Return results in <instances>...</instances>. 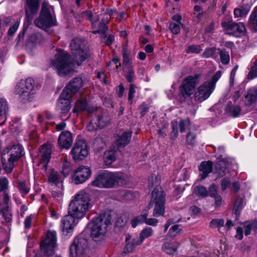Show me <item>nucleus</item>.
Wrapping results in <instances>:
<instances>
[{"mask_svg":"<svg viewBox=\"0 0 257 257\" xmlns=\"http://www.w3.org/2000/svg\"><path fill=\"white\" fill-rule=\"evenodd\" d=\"M148 215V210L143 211L142 214L132 219L131 223L132 226L134 228L136 227L138 225L141 224L145 222L146 218Z\"/></svg>","mask_w":257,"mask_h":257,"instance_id":"obj_38","label":"nucleus"},{"mask_svg":"<svg viewBox=\"0 0 257 257\" xmlns=\"http://www.w3.org/2000/svg\"><path fill=\"white\" fill-rule=\"evenodd\" d=\"M238 69V65H235L232 69L230 74L229 82L231 85L233 84L234 77L236 74V71Z\"/></svg>","mask_w":257,"mask_h":257,"instance_id":"obj_64","label":"nucleus"},{"mask_svg":"<svg viewBox=\"0 0 257 257\" xmlns=\"http://www.w3.org/2000/svg\"><path fill=\"white\" fill-rule=\"evenodd\" d=\"M73 159L75 161L82 160L88 155V145L84 140H77L71 151Z\"/></svg>","mask_w":257,"mask_h":257,"instance_id":"obj_14","label":"nucleus"},{"mask_svg":"<svg viewBox=\"0 0 257 257\" xmlns=\"http://www.w3.org/2000/svg\"><path fill=\"white\" fill-rule=\"evenodd\" d=\"M108 18L107 17V16H106V18H104L101 20V22L100 23L98 26V29L97 30L92 31V33L94 34H97L99 33L104 34L107 30L106 24L108 23Z\"/></svg>","mask_w":257,"mask_h":257,"instance_id":"obj_43","label":"nucleus"},{"mask_svg":"<svg viewBox=\"0 0 257 257\" xmlns=\"http://www.w3.org/2000/svg\"><path fill=\"white\" fill-rule=\"evenodd\" d=\"M128 70L126 74V78L127 80L129 82H131L133 81L134 77V71L133 69V67L128 68Z\"/></svg>","mask_w":257,"mask_h":257,"instance_id":"obj_63","label":"nucleus"},{"mask_svg":"<svg viewBox=\"0 0 257 257\" xmlns=\"http://www.w3.org/2000/svg\"><path fill=\"white\" fill-rule=\"evenodd\" d=\"M71 99V98H63L62 97V93L61 94L57 103V108L60 110V112L63 115H65L70 110Z\"/></svg>","mask_w":257,"mask_h":257,"instance_id":"obj_28","label":"nucleus"},{"mask_svg":"<svg viewBox=\"0 0 257 257\" xmlns=\"http://www.w3.org/2000/svg\"><path fill=\"white\" fill-rule=\"evenodd\" d=\"M51 154V146L50 144L43 145L39 149L36 160L40 169L46 171Z\"/></svg>","mask_w":257,"mask_h":257,"instance_id":"obj_16","label":"nucleus"},{"mask_svg":"<svg viewBox=\"0 0 257 257\" xmlns=\"http://www.w3.org/2000/svg\"><path fill=\"white\" fill-rule=\"evenodd\" d=\"M109 119L108 117L103 116L93 118L87 125L89 131H93L105 126L108 123Z\"/></svg>","mask_w":257,"mask_h":257,"instance_id":"obj_23","label":"nucleus"},{"mask_svg":"<svg viewBox=\"0 0 257 257\" xmlns=\"http://www.w3.org/2000/svg\"><path fill=\"white\" fill-rule=\"evenodd\" d=\"M248 77L251 79L257 77V60L254 62V65L252 66L249 72Z\"/></svg>","mask_w":257,"mask_h":257,"instance_id":"obj_54","label":"nucleus"},{"mask_svg":"<svg viewBox=\"0 0 257 257\" xmlns=\"http://www.w3.org/2000/svg\"><path fill=\"white\" fill-rule=\"evenodd\" d=\"M39 0H26L25 5V12L26 18L28 19H32L33 15L36 14L39 7Z\"/></svg>","mask_w":257,"mask_h":257,"instance_id":"obj_26","label":"nucleus"},{"mask_svg":"<svg viewBox=\"0 0 257 257\" xmlns=\"http://www.w3.org/2000/svg\"><path fill=\"white\" fill-rule=\"evenodd\" d=\"M76 224L75 218L69 214L63 217L61 220L60 225L63 235L67 237L71 236Z\"/></svg>","mask_w":257,"mask_h":257,"instance_id":"obj_19","label":"nucleus"},{"mask_svg":"<svg viewBox=\"0 0 257 257\" xmlns=\"http://www.w3.org/2000/svg\"><path fill=\"white\" fill-rule=\"evenodd\" d=\"M35 25L43 29L56 25L55 17L54 14V8L46 3L42 5L39 17L35 20Z\"/></svg>","mask_w":257,"mask_h":257,"instance_id":"obj_8","label":"nucleus"},{"mask_svg":"<svg viewBox=\"0 0 257 257\" xmlns=\"http://www.w3.org/2000/svg\"><path fill=\"white\" fill-rule=\"evenodd\" d=\"M73 141L72 134L69 131H64L60 135L58 143L60 148L68 150L71 147Z\"/></svg>","mask_w":257,"mask_h":257,"instance_id":"obj_24","label":"nucleus"},{"mask_svg":"<svg viewBox=\"0 0 257 257\" xmlns=\"http://www.w3.org/2000/svg\"><path fill=\"white\" fill-rule=\"evenodd\" d=\"M56 232L54 230H48L45 238L41 243L40 248L41 251L48 256L53 254L56 245Z\"/></svg>","mask_w":257,"mask_h":257,"instance_id":"obj_11","label":"nucleus"},{"mask_svg":"<svg viewBox=\"0 0 257 257\" xmlns=\"http://www.w3.org/2000/svg\"><path fill=\"white\" fill-rule=\"evenodd\" d=\"M220 60L223 64H227L229 62L230 57L228 52L224 50L219 51Z\"/></svg>","mask_w":257,"mask_h":257,"instance_id":"obj_50","label":"nucleus"},{"mask_svg":"<svg viewBox=\"0 0 257 257\" xmlns=\"http://www.w3.org/2000/svg\"><path fill=\"white\" fill-rule=\"evenodd\" d=\"M153 230L151 227L145 228L141 232L140 237H137L133 239L132 243H130L129 240L131 236L127 235L125 238L126 245L125 250L127 252L132 251L136 246L140 245L144 240L153 234Z\"/></svg>","mask_w":257,"mask_h":257,"instance_id":"obj_15","label":"nucleus"},{"mask_svg":"<svg viewBox=\"0 0 257 257\" xmlns=\"http://www.w3.org/2000/svg\"><path fill=\"white\" fill-rule=\"evenodd\" d=\"M216 49L214 48H206L204 53L202 54V56L204 58L212 57L214 59L216 58L215 56V53H216Z\"/></svg>","mask_w":257,"mask_h":257,"instance_id":"obj_51","label":"nucleus"},{"mask_svg":"<svg viewBox=\"0 0 257 257\" xmlns=\"http://www.w3.org/2000/svg\"><path fill=\"white\" fill-rule=\"evenodd\" d=\"M190 168H183L179 171H177L174 173L173 180L177 182L185 181L187 179L191 172Z\"/></svg>","mask_w":257,"mask_h":257,"instance_id":"obj_31","label":"nucleus"},{"mask_svg":"<svg viewBox=\"0 0 257 257\" xmlns=\"http://www.w3.org/2000/svg\"><path fill=\"white\" fill-rule=\"evenodd\" d=\"M92 207L88 195L80 191L75 195L69 205L68 213L76 219L83 218Z\"/></svg>","mask_w":257,"mask_h":257,"instance_id":"obj_3","label":"nucleus"},{"mask_svg":"<svg viewBox=\"0 0 257 257\" xmlns=\"http://www.w3.org/2000/svg\"><path fill=\"white\" fill-rule=\"evenodd\" d=\"M83 16L85 17L86 19H89L92 23V26L93 28H95L96 25V22L98 21V18L96 17H94L92 15V13L90 11H86L83 13Z\"/></svg>","mask_w":257,"mask_h":257,"instance_id":"obj_49","label":"nucleus"},{"mask_svg":"<svg viewBox=\"0 0 257 257\" xmlns=\"http://www.w3.org/2000/svg\"><path fill=\"white\" fill-rule=\"evenodd\" d=\"M220 156L222 158L216 163L215 168L219 176L224 177L221 182V189L224 190L229 188L231 184L230 177L231 174L230 167L231 160L229 158L223 157L221 154Z\"/></svg>","mask_w":257,"mask_h":257,"instance_id":"obj_7","label":"nucleus"},{"mask_svg":"<svg viewBox=\"0 0 257 257\" xmlns=\"http://www.w3.org/2000/svg\"><path fill=\"white\" fill-rule=\"evenodd\" d=\"M35 219L36 216L35 214H30L27 216L24 222L25 228L27 229H30Z\"/></svg>","mask_w":257,"mask_h":257,"instance_id":"obj_48","label":"nucleus"},{"mask_svg":"<svg viewBox=\"0 0 257 257\" xmlns=\"http://www.w3.org/2000/svg\"><path fill=\"white\" fill-rule=\"evenodd\" d=\"M9 181L6 177L0 178V192H5L8 188Z\"/></svg>","mask_w":257,"mask_h":257,"instance_id":"obj_52","label":"nucleus"},{"mask_svg":"<svg viewBox=\"0 0 257 257\" xmlns=\"http://www.w3.org/2000/svg\"><path fill=\"white\" fill-rule=\"evenodd\" d=\"M195 135L191 132H189L186 136V141L188 145L193 146L196 142Z\"/></svg>","mask_w":257,"mask_h":257,"instance_id":"obj_56","label":"nucleus"},{"mask_svg":"<svg viewBox=\"0 0 257 257\" xmlns=\"http://www.w3.org/2000/svg\"><path fill=\"white\" fill-rule=\"evenodd\" d=\"M217 186L214 184H212L209 188L208 194L211 196L213 197L218 195L217 193Z\"/></svg>","mask_w":257,"mask_h":257,"instance_id":"obj_60","label":"nucleus"},{"mask_svg":"<svg viewBox=\"0 0 257 257\" xmlns=\"http://www.w3.org/2000/svg\"><path fill=\"white\" fill-rule=\"evenodd\" d=\"M24 151L22 146H10L5 149L2 154V161L4 169L7 173H11L17 161L23 155Z\"/></svg>","mask_w":257,"mask_h":257,"instance_id":"obj_6","label":"nucleus"},{"mask_svg":"<svg viewBox=\"0 0 257 257\" xmlns=\"http://www.w3.org/2000/svg\"><path fill=\"white\" fill-rule=\"evenodd\" d=\"M224 221L222 219H213L211 220L210 226L211 228H217L219 231L224 226Z\"/></svg>","mask_w":257,"mask_h":257,"instance_id":"obj_47","label":"nucleus"},{"mask_svg":"<svg viewBox=\"0 0 257 257\" xmlns=\"http://www.w3.org/2000/svg\"><path fill=\"white\" fill-rule=\"evenodd\" d=\"M87 240L76 237L70 247V257H85L83 254L87 250Z\"/></svg>","mask_w":257,"mask_h":257,"instance_id":"obj_13","label":"nucleus"},{"mask_svg":"<svg viewBox=\"0 0 257 257\" xmlns=\"http://www.w3.org/2000/svg\"><path fill=\"white\" fill-rule=\"evenodd\" d=\"M70 48L73 55L74 61L78 66L81 65L89 56V50L83 39H73L70 44Z\"/></svg>","mask_w":257,"mask_h":257,"instance_id":"obj_9","label":"nucleus"},{"mask_svg":"<svg viewBox=\"0 0 257 257\" xmlns=\"http://www.w3.org/2000/svg\"><path fill=\"white\" fill-rule=\"evenodd\" d=\"M48 182L52 185H58V187L63 186V178L61 177L58 173L54 169H50L47 173Z\"/></svg>","mask_w":257,"mask_h":257,"instance_id":"obj_29","label":"nucleus"},{"mask_svg":"<svg viewBox=\"0 0 257 257\" xmlns=\"http://www.w3.org/2000/svg\"><path fill=\"white\" fill-rule=\"evenodd\" d=\"M243 229L241 227H238L236 229V234L235 238L237 239L241 240L243 238V232L244 231V234L248 235L250 234L251 230H257V220L251 221H247L243 224Z\"/></svg>","mask_w":257,"mask_h":257,"instance_id":"obj_22","label":"nucleus"},{"mask_svg":"<svg viewBox=\"0 0 257 257\" xmlns=\"http://www.w3.org/2000/svg\"><path fill=\"white\" fill-rule=\"evenodd\" d=\"M127 222V218L124 215L119 217L116 222V225L118 227H122L125 225Z\"/></svg>","mask_w":257,"mask_h":257,"instance_id":"obj_59","label":"nucleus"},{"mask_svg":"<svg viewBox=\"0 0 257 257\" xmlns=\"http://www.w3.org/2000/svg\"><path fill=\"white\" fill-rule=\"evenodd\" d=\"M160 180V178L155 174L149 179L150 185H157L152 192V198L148 205L149 208H150L154 205L153 216L155 217L163 215L165 213V194L162 188L158 186Z\"/></svg>","mask_w":257,"mask_h":257,"instance_id":"obj_2","label":"nucleus"},{"mask_svg":"<svg viewBox=\"0 0 257 257\" xmlns=\"http://www.w3.org/2000/svg\"><path fill=\"white\" fill-rule=\"evenodd\" d=\"M136 92L135 88L133 84H131L129 88L128 92V101L132 103L133 102V99L134 98V95Z\"/></svg>","mask_w":257,"mask_h":257,"instance_id":"obj_62","label":"nucleus"},{"mask_svg":"<svg viewBox=\"0 0 257 257\" xmlns=\"http://www.w3.org/2000/svg\"><path fill=\"white\" fill-rule=\"evenodd\" d=\"M199 170L201 172L202 179H205L212 170V162L210 161L202 162L199 166Z\"/></svg>","mask_w":257,"mask_h":257,"instance_id":"obj_32","label":"nucleus"},{"mask_svg":"<svg viewBox=\"0 0 257 257\" xmlns=\"http://www.w3.org/2000/svg\"><path fill=\"white\" fill-rule=\"evenodd\" d=\"M180 24L172 22L170 24L169 28L173 34L177 35L180 31Z\"/></svg>","mask_w":257,"mask_h":257,"instance_id":"obj_53","label":"nucleus"},{"mask_svg":"<svg viewBox=\"0 0 257 257\" xmlns=\"http://www.w3.org/2000/svg\"><path fill=\"white\" fill-rule=\"evenodd\" d=\"M190 122L188 118L185 119H181L179 122L176 121H172V131L170 134V138L171 140H175L178 136V129L181 133L185 132L186 130L188 128L190 125Z\"/></svg>","mask_w":257,"mask_h":257,"instance_id":"obj_21","label":"nucleus"},{"mask_svg":"<svg viewBox=\"0 0 257 257\" xmlns=\"http://www.w3.org/2000/svg\"><path fill=\"white\" fill-rule=\"evenodd\" d=\"M181 231V229L178 225H174L172 226L169 231V236L174 237L176 236Z\"/></svg>","mask_w":257,"mask_h":257,"instance_id":"obj_55","label":"nucleus"},{"mask_svg":"<svg viewBox=\"0 0 257 257\" xmlns=\"http://www.w3.org/2000/svg\"><path fill=\"white\" fill-rule=\"evenodd\" d=\"M91 184L99 188H112L115 186L114 172L105 171L96 176Z\"/></svg>","mask_w":257,"mask_h":257,"instance_id":"obj_12","label":"nucleus"},{"mask_svg":"<svg viewBox=\"0 0 257 257\" xmlns=\"http://www.w3.org/2000/svg\"><path fill=\"white\" fill-rule=\"evenodd\" d=\"M8 106L7 101L3 98L0 99V125H3L7 120Z\"/></svg>","mask_w":257,"mask_h":257,"instance_id":"obj_33","label":"nucleus"},{"mask_svg":"<svg viewBox=\"0 0 257 257\" xmlns=\"http://www.w3.org/2000/svg\"><path fill=\"white\" fill-rule=\"evenodd\" d=\"M16 91L24 102L32 101L36 93L33 79L28 78L21 80L17 85Z\"/></svg>","mask_w":257,"mask_h":257,"instance_id":"obj_10","label":"nucleus"},{"mask_svg":"<svg viewBox=\"0 0 257 257\" xmlns=\"http://www.w3.org/2000/svg\"><path fill=\"white\" fill-rule=\"evenodd\" d=\"M52 195L55 198L61 199L63 196V186L58 187V191H53Z\"/></svg>","mask_w":257,"mask_h":257,"instance_id":"obj_61","label":"nucleus"},{"mask_svg":"<svg viewBox=\"0 0 257 257\" xmlns=\"http://www.w3.org/2000/svg\"><path fill=\"white\" fill-rule=\"evenodd\" d=\"M245 202L243 198H238L235 202L232 216L235 217L236 219L239 217L240 212Z\"/></svg>","mask_w":257,"mask_h":257,"instance_id":"obj_37","label":"nucleus"},{"mask_svg":"<svg viewBox=\"0 0 257 257\" xmlns=\"http://www.w3.org/2000/svg\"><path fill=\"white\" fill-rule=\"evenodd\" d=\"M131 137V132L123 133L122 136L116 141L115 144L117 146L118 148H123L127 145L130 142Z\"/></svg>","mask_w":257,"mask_h":257,"instance_id":"obj_35","label":"nucleus"},{"mask_svg":"<svg viewBox=\"0 0 257 257\" xmlns=\"http://www.w3.org/2000/svg\"><path fill=\"white\" fill-rule=\"evenodd\" d=\"M178 245L179 244L175 241H166L162 246V249L168 254H173L176 251Z\"/></svg>","mask_w":257,"mask_h":257,"instance_id":"obj_34","label":"nucleus"},{"mask_svg":"<svg viewBox=\"0 0 257 257\" xmlns=\"http://www.w3.org/2000/svg\"><path fill=\"white\" fill-rule=\"evenodd\" d=\"M88 105V102L86 99L80 98L76 101L73 112L78 114L79 112L87 109Z\"/></svg>","mask_w":257,"mask_h":257,"instance_id":"obj_36","label":"nucleus"},{"mask_svg":"<svg viewBox=\"0 0 257 257\" xmlns=\"http://www.w3.org/2000/svg\"><path fill=\"white\" fill-rule=\"evenodd\" d=\"M225 111L228 115L233 117H238L245 113L241 109L239 105L232 101L228 102Z\"/></svg>","mask_w":257,"mask_h":257,"instance_id":"obj_25","label":"nucleus"},{"mask_svg":"<svg viewBox=\"0 0 257 257\" xmlns=\"http://www.w3.org/2000/svg\"><path fill=\"white\" fill-rule=\"evenodd\" d=\"M110 220L111 216L109 214H101L94 218L88 224L91 230L90 236L94 241H98L103 238Z\"/></svg>","mask_w":257,"mask_h":257,"instance_id":"obj_5","label":"nucleus"},{"mask_svg":"<svg viewBox=\"0 0 257 257\" xmlns=\"http://www.w3.org/2000/svg\"><path fill=\"white\" fill-rule=\"evenodd\" d=\"M114 179L115 186L116 185L122 186L129 182L130 176L126 173L116 172H114Z\"/></svg>","mask_w":257,"mask_h":257,"instance_id":"obj_30","label":"nucleus"},{"mask_svg":"<svg viewBox=\"0 0 257 257\" xmlns=\"http://www.w3.org/2000/svg\"><path fill=\"white\" fill-rule=\"evenodd\" d=\"M20 25V22L17 21L16 22L14 25L9 29L8 31V35L9 36H13L16 33L17 30H18Z\"/></svg>","mask_w":257,"mask_h":257,"instance_id":"obj_58","label":"nucleus"},{"mask_svg":"<svg viewBox=\"0 0 257 257\" xmlns=\"http://www.w3.org/2000/svg\"><path fill=\"white\" fill-rule=\"evenodd\" d=\"M201 50V45H189L185 49V52L187 54H198Z\"/></svg>","mask_w":257,"mask_h":257,"instance_id":"obj_44","label":"nucleus"},{"mask_svg":"<svg viewBox=\"0 0 257 257\" xmlns=\"http://www.w3.org/2000/svg\"><path fill=\"white\" fill-rule=\"evenodd\" d=\"M74 63L71 62L70 57L67 52L59 49L55 54L50 63L52 67L56 69L59 76H66L74 70Z\"/></svg>","mask_w":257,"mask_h":257,"instance_id":"obj_4","label":"nucleus"},{"mask_svg":"<svg viewBox=\"0 0 257 257\" xmlns=\"http://www.w3.org/2000/svg\"><path fill=\"white\" fill-rule=\"evenodd\" d=\"M248 24L254 31H257V7L250 14L248 19Z\"/></svg>","mask_w":257,"mask_h":257,"instance_id":"obj_40","label":"nucleus"},{"mask_svg":"<svg viewBox=\"0 0 257 257\" xmlns=\"http://www.w3.org/2000/svg\"><path fill=\"white\" fill-rule=\"evenodd\" d=\"M249 11L246 7H240L234 10V15L235 18H243L245 17Z\"/></svg>","mask_w":257,"mask_h":257,"instance_id":"obj_42","label":"nucleus"},{"mask_svg":"<svg viewBox=\"0 0 257 257\" xmlns=\"http://www.w3.org/2000/svg\"><path fill=\"white\" fill-rule=\"evenodd\" d=\"M91 170L88 167L81 166L75 170L71 176L72 181L75 184H82L90 176Z\"/></svg>","mask_w":257,"mask_h":257,"instance_id":"obj_17","label":"nucleus"},{"mask_svg":"<svg viewBox=\"0 0 257 257\" xmlns=\"http://www.w3.org/2000/svg\"><path fill=\"white\" fill-rule=\"evenodd\" d=\"M19 187L21 192L24 194H28L30 191V187L28 184L25 182L20 183Z\"/></svg>","mask_w":257,"mask_h":257,"instance_id":"obj_57","label":"nucleus"},{"mask_svg":"<svg viewBox=\"0 0 257 257\" xmlns=\"http://www.w3.org/2000/svg\"><path fill=\"white\" fill-rule=\"evenodd\" d=\"M116 159V152L114 150H111L105 153V163L107 165H110Z\"/></svg>","mask_w":257,"mask_h":257,"instance_id":"obj_41","label":"nucleus"},{"mask_svg":"<svg viewBox=\"0 0 257 257\" xmlns=\"http://www.w3.org/2000/svg\"><path fill=\"white\" fill-rule=\"evenodd\" d=\"M194 193L198 196L206 197L208 195L207 189L202 186H197L194 188Z\"/></svg>","mask_w":257,"mask_h":257,"instance_id":"obj_45","label":"nucleus"},{"mask_svg":"<svg viewBox=\"0 0 257 257\" xmlns=\"http://www.w3.org/2000/svg\"><path fill=\"white\" fill-rule=\"evenodd\" d=\"M221 72L218 71L209 81L204 82L195 90L199 83V75L190 76L185 78L179 88V100L184 102L193 95L194 100L201 102L208 99L214 90L216 82L220 78Z\"/></svg>","mask_w":257,"mask_h":257,"instance_id":"obj_1","label":"nucleus"},{"mask_svg":"<svg viewBox=\"0 0 257 257\" xmlns=\"http://www.w3.org/2000/svg\"><path fill=\"white\" fill-rule=\"evenodd\" d=\"M71 170V163L66 158L64 159L62 164L61 173L63 174L64 178L67 177Z\"/></svg>","mask_w":257,"mask_h":257,"instance_id":"obj_39","label":"nucleus"},{"mask_svg":"<svg viewBox=\"0 0 257 257\" xmlns=\"http://www.w3.org/2000/svg\"><path fill=\"white\" fill-rule=\"evenodd\" d=\"M83 85L81 78L76 77L70 81L62 92V97L71 98L72 95L77 92Z\"/></svg>","mask_w":257,"mask_h":257,"instance_id":"obj_18","label":"nucleus"},{"mask_svg":"<svg viewBox=\"0 0 257 257\" xmlns=\"http://www.w3.org/2000/svg\"><path fill=\"white\" fill-rule=\"evenodd\" d=\"M222 27L227 31V33L236 37H240L244 35L245 28L242 23H233L232 22H223Z\"/></svg>","mask_w":257,"mask_h":257,"instance_id":"obj_20","label":"nucleus"},{"mask_svg":"<svg viewBox=\"0 0 257 257\" xmlns=\"http://www.w3.org/2000/svg\"><path fill=\"white\" fill-rule=\"evenodd\" d=\"M53 118V115L48 113H46L45 118H44L42 115H41L39 114L38 117V119L39 121L42 123V124H53L54 122V121H48L49 120H50Z\"/></svg>","mask_w":257,"mask_h":257,"instance_id":"obj_46","label":"nucleus"},{"mask_svg":"<svg viewBox=\"0 0 257 257\" xmlns=\"http://www.w3.org/2000/svg\"><path fill=\"white\" fill-rule=\"evenodd\" d=\"M257 103V86L249 89L245 96L244 104L245 106H253Z\"/></svg>","mask_w":257,"mask_h":257,"instance_id":"obj_27","label":"nucleus"}]
</instances>
